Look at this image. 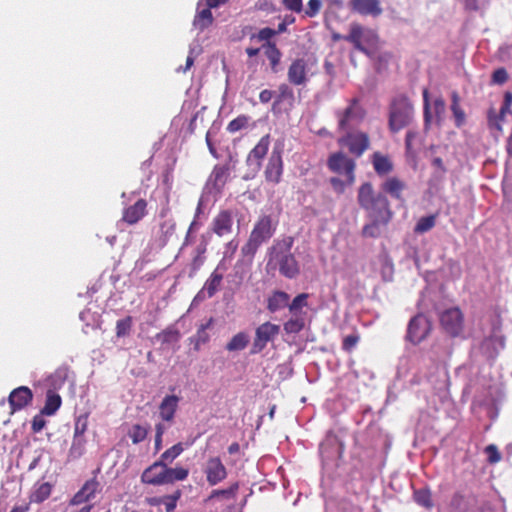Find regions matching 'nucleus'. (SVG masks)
Here are the masks:
<instances>
[{
    "mask_svg": "<svg viewBox=\"0 0 512 512\" xmlns=\"http://www.w3.org/2000/svg\"><path fill=\"white\" fill-rule=\"evenodd\" d=\"M295 100L294 92L290 88V86L286 83H282L278 87V95L276 96V99L273 103V109H275L278 105L283 103L284 101H287L290 106L293 105Z\"/></svg>",
    "mask_w": 512,
    "mask_h": 512,
    "instance_id": "33",
    "label": "nucleus"
},
{
    "mask_svg": "<svg viewBox=\"0 0 512 512\" xmlns=\"http://www.w3.org/2000/svg\"><path fill=\"white\" fill-rule=\"evenodd\" d=\"M327 167L336 174H343L348 178V184L355 182L356 163L342 152L332 153L327 160Z\"/></svg>",
    "mask_w": 512,
    "mask_h": 512,
    "instance_id": "7",
    "label": "nucleus"
},
{
    "mask_svg": "<svg viewBox=\"0 0 512 512\" xmlns=\"http://www.w3.org/2000/svg\"><path fill=\"white\" fill-rule=\"evenodd\" d=\"M227 269L228 266L225 261L221 260L204 283L200 292L203 294V297L212 298L220 290Z\"/></svg>",
    "mask_w": 512,
    "mask_h": 512,
    "instance_id": "12",
    "label": "nucleus"
},
{
    "mask_svg": "<svg viewBox=\"0 0 512 512\" xmlns=\"http://www.w3.org/2000/svg\"><path fill=\"white\" fill-rule=\"evenodd\" d=\"M156 337L157 339H160L162 343H174L179 341L180 333L175 328H167L161 333H158Z\"/></svg>",
    "mask_w": 512,
    "mask_h": 512,
    "instance_id": "48",
    "label": "nucleus"
},
{
    "mask_svg": "<svg viewBox=\"0 0 512 512\" xmlns=\"http://www.w3.org/2000/svg\"><path fill=\"white\" fill-rule=\"evenodd\" d=\"M181 495V490L177 489L173 494L163 496L162 505H164L166 512H172L175 510Z\"/></svg>",
    "mask_w": 512,
    "mask_h": 512,
    "instance_id": "49",
    "label": "nucleus"
},
{
    "mask_svg": "<svg viewBox=\"0 0 512 512\" xmlns=\"http://www.w3.org/2000/svg\"><path fill=\"white\" fill-rule=\"evenodd\" d=\"M294 237L283 236L273 242L268 249L267 267L278 269L279 273L288 279H294L300 274V265L291 249Z\"/></svg>",
    "mask_w": 512,
    "mask_h": 512,
    "instance_id": "1",
    "label": "nucleus"
},
{
    "mask_svg": "<svg viewBox=\"0 0 512 512\" xmlns=\"http://www.w3.org/2000/svg\"><path fill=\"white\" fill-rule=\"evenodd\" d=\"M343 40L351 43L356 50L369 55L370 53L367 46H376L378 36L374 31L364 29L360 24L353 23L350 27L349 34L344 35Z\"/></svg>",
    "mask_w": 512,
    "mask_h": 512,
    "instance_id": "6",
    "label": "nucleus"
},
{
    "mask_svg": "<svg viewBox=\"0 0 512 512\" xmlns=\"http://www.w3.org/2000/svg\"><path fill=\"white\" fill-rule=\"evenodd\" d=\"M384 225L382 221H376L375 219H371V223L364 225L362 229V234L365 237H378L380 235L379 226Z\"/></svg>",
    "mask_w": 512,
    "mask_h": 512,
    "instance_id": "50",
    "label": "nucleus"
},
{
    "mask_svg": "<svg viewBox=\"0 0 512 512\" xmlns=\"http://www.w3.org/2000/svg\"><path fill=\"white\" fill-rule=\"evenodd\" d=\"M149 427L140 424H134L128 431V436L133 444L143 442L148 435Z\"/></svg>",
    "mask_w": 512,
    "mask_h": 512,
    "instance_id": "39",
    "label": "nucleus"
},
{
    "mask_svg": "<svg viewBox=\"0 0 512 512\" xmlns=\"http://www.w3.org/2000/svg\"><path fill=\"white\" fill-rule=\"evenodd\" d=\"M405 187V183L397 177H388L381 185L383 192L398 200H402Z\"/></svg>",
    "mask_w": 512,
    "mask_h": 512,
    "instance_id": "27",
    "label": "nucleus"
},
{
    "mask_svg": "<svg viewBox=\"0 0 512 512\" xmlns=\"http://www.w3.org/2000/svg\"><path fill=\"white\" fill-rule=\"evenodd\" d=\"M374 171L378 176H386L393 171L394 165L388 155L374 152L371 156Z\"/></svg>",
    "mask_w": 512,
    "mask_h": 512,
    "instance_id": "24",
    "label": "nucleus"
},
{
    "mask_svg": "<svg viewBox=\"0 0 512 512\" xmlns=\"http://www.w3.org/2000/svg\"><path fill=\"white\" fill-rule=\"evenodd\" d=\"M249 343V338L246 333L239 332L234 335L231 340L226 344V350L233 351H241L246 348Z\"/></svg>",
    "mask_w": 512,
    "mask_h": 512,
    "instance_id": "37",
    "label": "nucleus"
},
{
    "mask_svg": "<svg viewBox=\"0 0 512 512\" xmlns=\"http://www.w3.org/2000/svg\"><path fill=\"white\" fill-rule=\"evenodd\" d=\"M508 80V73L505 68H498L492 74V82L502 85Z\"/></svg>",
    "mask_w": 512,
    "mask_h": 512,
    "instance_id": "60",
    "label": "nucleus"
},
{
    "mask_svg": "<svg viewBox=\"0 0 512 512\" xmlns=\"http://www.w3.org/2000/svg\"><path fill=\"white\" fill-rule=\"evenodd\" d=\"M436 218V214L421 217L414 227V232L416 234H423L430 231L436 225Z\"/></svg>",
    "mask_w": 512,
    "mask_h": 512,
    "instance_id": "40",
    "label": "nucleus"
},
{
    "mask_svg": "<svg viewBox=\"0 0 512 512\" xmlns=\"http://www.w3.org/2000/svg\"><path fill=\"white\" fill-rule=\"evenodd\" d=\"M33 400V393L27 386H20L11 391L8 402L11 413L19 411L28 406Z\"/></svg>",
    "mask_w": 512,
    "mask_h": 512,
    "instance_id": "16",
    "label": "nucleus"
},
{
    "mask_svg": "<svg viewBox=\"0 0 512 512\" xmlns=\"http://www.w3.org/2000/svg\"><path fill=\"white\" fill-rule=\"evenodd\" d=\"M283 173V161L281 151L274 149L269 157L265 169V178L268 182L277 184L281 180Z\"/></svg>",
    "mask_w": 512,
    "mask_h": 512,
    "instance_id": "18",
    "label": "nucleus"
},
{
    "mask_svg": "<svg viewBox=\"0 0 512 512\" xmlns=\"http://www.w3.org/2000/svg\"><path fill=\"white\" fill-rule=\"evenodd\" d=\"M277 223L270 215H262L255 222L247 242L242 246L241 253L252 259L259 247L268 242L275 234Z\"/></svg>",
    "mask_w": 512,
    "mask_h": 512,
    "instance_id": "3",
    "label": "nucleus"
},
{
    "mask_svg": "<svg viewBox=\"0 0 512 512\" xmlns=\"http://www.w3.org/2000/svg\"><path fill=\"white\" fill-rule=\"evenodd\" d=\"M233 213L230 210H221L211 223V230L219 237L226 236L232 232Z\"/></svg>",
    "mask_w": 512,
    "mask_h": 512,
    "instance_id": "17",
    "label": "nucleus"
},
{
    "mask_svg": "<svg viewBox=\"0 0 512 512\" xmlns=\"http://www.w3.org/2000/svg\"><path fill=\"white\" fill-rule=\"evenodd\" d=\"M423 102H424V126L426 129H428L432 116H431V112H430L429 91L427 88L423 89Z\"/></svg>",
    "mask_w": 512,
    "mask_h": 512,
    "instance_id": "55",
    "label": "nucleus"
},
{
    "mask_svg": "<svg viewBox=\"0 0 512 512\" xmlns=\"http://www.w3.org/2000/svg\"><path fill=\"white\" fill-rule=\"evenodd\" d=\"M339 143L345 145L352 155L360 157L369 148L370 139L368 134L362 131L347 132Z\"/></svg>",
    "mask_w": 512,
    "mask_h": 512,
    "instance_id": "8",
    "label": "nucleus"
},
{
    "mask_svg": "<svg viewBox=\"0 0 512 512\" xmlns=\"http://www.w3.org/2000/svg\"><path fill=\"white\" fill-rule=\"evenodd\" d=\"M511 105H512V93L506 92L504 95V101H503L502 106L499 111L500 115L505 116V114L507 112H510Z\"/></svg>",
    "mask_w": 512,
    "mask_h": 512,
    "instance_id": "64",
    "label": "nucleus"
},
{
    "mask_svg": "<svg viewBox=\"0 0 512 512\" xmlns=\"http://www.w3.org/2000/svg\"><path fill=\"white\" fill-rule=\"evenodd\" d=\"M282 4L286 10L294 13H301L303 11L302 0H282Z\"/></svg>",
    "mask_w": 512,
    "mask_h": 512,
    "instance_id": "59",
    "label": "nucleus"
},
{
    "mask_svg": "<svg viewBox=\"0 0 512 512\" xmlns=\"http://www.w3.org/2000/svg\"><path fill=\"white\" fill-rule=\"evenodd\" d=\"M212 323H213V318H210L207 321V323L202 324L198 328L195 336L193 338H191V341L194 342V344H195L194 345V349L196 351H198L200 349V346L202 344H205V343H207L209 341L210 336H209V334L207 332V329L211 327Z\"/></svg>",
    "mask_w": 512,
    "mask_h": 512,
    "instance_id": "34",
    "label": "nucleus"
},
{
    "mask_svg": "<svg viewBox=\"0 0 512 512\" xmlns=\"http://www.w3.org/2000/svg\"><path fill=\"white\" fill-rule=\"evenodd\" d=\"M263 48L265 49V55L270 62L271 70L274 73H277L279 71L278 67L282 57L281 51L277 48L276 43L274 42L265 43Z\"/></svg>",
    "mask_w": 512,
    "mask_h": 512,
    "instance_id": "30",
    "label": "nucleus"
},
{
    "mask_svg": "<svg viewBox=\"0 0 512 512\" xmlns=\"http://www.w3.org/2000/svg\"><path fill=\"white\" fill-rule=\"evenodd\" d=\"M504 116H501L500 113L496 114L493 110L489 111L488 122L490 127L496 128L497 130H501V122Z\"/></svg>",
    "mask_w": 512,
    "mask_h": 512,
    "instance_id": "62",
    "label": "nucleus"
},
{
    "mask_svg": "<svg viewBox=\"0 0 512 512\" xmlns=\"http://www.w3.org/2000/svg\"><path fill=\"white\" fill-rule=\"evenodd\" d=\"M276 35V32H274V29L265 27L259 30L257 35L255 36L257 40L259 41H266L271 42L270 39L273 38Z\"/></svg>",
    "mask_w": 512,
    "mask_h": 512,
    "instance_id": "61",
    "label": "nucleus"
},
{
    "mask_svg": "<svg viewBox=\"0 0 512 512\" xmlns=\"http://www.w3.org/2000/svg\"><path fill=\"white\" fill-rule=\"evenodd\" d=\"M418 133L413 130H408L405 137V149L408 156L414 157L416 152L413 148V141L417 138Z\"/></svg>",
    "mask_w": 512,
    "mask_h": 512,
    "instance_id": "57",
    "label": "nucleus"
},
{
    "mask_svg": "<svg viewBox=\"0 0 512 512\" xmlns=\"http://www.w3.org/2000/svg\"><path fill=\"white\" fill-rule=\"evenodd\" d=\"M348 6L352 12L362 16L378 17L383 12L380 0H350Z\"/></svg>",
    "mask_w": 512,
    "mask_h": 512,
    "instance_id": "15",
    "label": "nucleus"
},
{
    "mask_svg": "<svg viewBox=\"0 0 512 512\" xmlns=\"http://www.w3.org/2000/svg\"><path fill=\"white\" fill-rule=\"evenodd\" d=\"M449 512H465L468 509L466 497L462 492L453 493L448 504Z\"/></svg>",
    "mask_w": 512,
    "mask_h": 512,
    "instance_id": "36",
    "label": "nucleus"
},
{
    "mask_svg": "<svg viewBox=\"0 0 512 512\" xmlns=\"http://www.w3.org/2000/svg\"><path fill=\"white\" fill-rule=\"evenodd\" d=\"M414 119V107L410 99L400 94L394 97L389 105L388 126L396 133L408 127Z\"/></svg>",
    "mask_w": 512,
    "mask_h": 512,
    "instance_id": "4",
    "label": "nucleus"
},
{
    "mask_svg": "<svg viewBox=\"0 0 512 512\" xmlns=\"http://www.w3.org/2000/svg\"><path fill=\"white\" fill-rule=\"evenodd\" d=\"M308 297L309 294L307 293H300L298 294L290 304H288L289 312L293 315H301L300 311L303 307H306L308 305Z\"/></svg>",
    "mask_w": 512,
    "mask_h": 512,
    "instance_id": "45",
    "label": "nucleus"
},
{
    "mask_svg": "<svg viewBox=\"0 0 512 512\" xmlns=\"http://www.w3.org/2000/svg\"><path fill=\"white\" fill-rule=\"evenodd\" d=\"M46 421L41 415H36L33 417L31 423V429L34 433L40 432L45 427Z\"/></svg>",
    "mask_w": 512,
    "mask_h": 512,
    "instance_id": "63",
    "label": "nucleus"
},
{
    "mask_svg": "<svg viewBox=\"0 0 512 512\" xmlns=\"http://www.w3.org/2000/svg\"><path fill=\"white\" fill-rule=\"evenodd\" d=\"M442 328L451 336H458L463 329V314L457 307L445 310L440 316Z\"/></svg>",
    "mask_w": 512,
    "mask_h": 512,
    "instance_id": "10",
    "label": "nucleus"
},
{
    "mask_svg": "<svg viewBox=\"0 0 512 512\" xmlns=\"http://www.w3.org/2000/svg\"><path fill=\"white\" fill-rule=\"evenodd\" d=\"M249 121H250V117L247 116V115H239L238 117H236L235 119L231 120L227 127H226V130L229 132V133H236L242 129H245L248 127L249 125Z\"/></svg>",
    "mask_w": 512,
    "mask_h": 512,
    "instance_id": "46",
    "label": "nucleus"
},
{
    "mask_svg": "<svg viewBox=\"0 0 512 512\" xmlns=\"http://www.w3.org/2000/svg\"><path fill=\"white\" fill-rule=\"evenodd\" d=\"M207 250V244L202 242L199 244L195 249V255L191 262V270L192 272L196 273L204 264L205 262V253Z\"/></svg>",
    "mask_w": 512,
    "mask_h": 512,
    "instance_id": "42",
    "label": "nucleus"
},
{
    "mask_svg": "<svg viewBox=\"0 0 512 512\" xmlns=\"http://www.w3.org/2000/svg\"><path fill=\"white\" fill-rule=\"evenodd\" d=\"M270 145V137L269 135L263 136L256 146L249 152L247 157V164L252 166L254 170H260L262 165V160L267 155L268 149Z\"/></svg>",
    "mask_w": 512,
    "mask_h": 512,
    "instance_id": "20",
    "label": "nucleus"
},
{
    "mask_svg": "<svg viewBox=\"0 0 512 512\" xmlns=\"http://www.w3.org/2000/svg\"><path fill=\"white\" fill-rule=\"evenodd\" d=\"M451 100V111L455 118V125L461 127L465 122V112L460 106V97L456 91L452 92Z\"/></svg>",
    "mask_w": 512,
    "mask_h": 512,
    "instance_id": "35",
    "label": "nucleus"
},
{
    "mask_svg": "<svg viewBox=\"0 0 512 512\" xmlns=\"http://www.w3.org/2000/svg\"><path fill=\"white\" fill-rule=\"evenodd\" d=\"M357 202L368 218L382 221L384 225H387L393 217L387 197L375 191L370 182H364L358 188Z\"/></svg>",
    "mask_w": 512,
    "mask_h": 512,
    "instance_id": "2",
    "label": "nucleus"
},
{
    "mask_svg": "<svg viewBox=\"0 0 512 512\" xmlns=\"http://www.w3.org/2000/svg\"><path fill=\"white\" fill-rule=\"evenodd\" d=\"M146 209V200L139 199L133 205L124 209L122 220L129 225L136 224L146 215Z\"/></svg>",
    "mask_w": 512,
    "mask_h": 512,
    "instance_id": "21",
    "label": "nucleus"
},
{
    "mask_svg": "<svg viewBox=\"0 0 512 512\" xmlns=\"http://www.w3.org/2000/svg\"><path fill=\"white\" fill-rule=\"evenodd\" d=\"M52 486L48 482L41 483L37 486L34 492L31 495V501L36 503H41L45 501L51 494Z\"/></svg>",
    "mask_w": 512,
    "mask_h": 512,
    "instance_id": "43",
    "label": "nucleus"
},
{
    "mask_svg": "<svg viewBox=\"0 0 512 512\" xmlns=\"http://www.w3.org/2000/svg\"><path fill=\"white\" fill-rule=\"evenodd\" d=\"M433 109L436 117V121L440 124L443 120L446 111V103L443 98L439 97L434 100Z\"/></svg>",
    "mask_w": 512,
    "mask_h": 512,
    "instance_id": "54",
    "label": "nucleus"
},
{
    "mask_svg": "<svg viewBox=\"0 0 512 512\" xmlns=\"http://www.w3.org/2000/svg\"><path fill=\"white\" fill-rule=\"evenodd\" d=\"M61 403L62 399L60 395L53 390H48L44 407L41 409V414L47 416L55 414L56 411L60 408Z\"/></svg>",
    "mask_w": 512,
    "mask_h": 512,
    "instance_id": "29",
    "label": "nucleus"
},
{
    "mask_svg": "<svg viewBox=\"0 0 512 512\" xmlns=\"http://www.w3.org/2000/svg\"><path fill=\"white\" fill-rule=\"evenodd\" d=\"M289 295L284 291H274L271 296H269L267 300V309L271 313H275L276 311L288 306Z\"/></svg>",
    "mask_w": 512,
    "mask_h": 512,
    "instance_id": "28",
    "label": "nucleus"
},
{
    "mask_svg": "<svg viewBox=\"0 0 512 512\" xmlns=\"http://www.w3.org/2000/svg\"><path fill=\"white\" fill-rule=\"evenodd\" d=\"M430 330V321L423 314H418L408 324L407 339L413 344H419L427 337Z\"/></svg>",
    "mask_w": 512,
    "mask_h": 512,
    "instance_id": "9",
    "label": "nucleus"
},
{
    "mask_svg": "<svg viewBox=\"0 0 512 512\" xmlns=\"http://www.w3.org/2000/svg\"><path fill=\"white\" fill-rule=\"evenodd\" d=\"M418 133L413 130H408L405 137V149L408 156L414 157L416 152L413 148V141L417 138Z\"/></svg>",
    "mask_w": 512,
    "mask_h": 512,
    "instance_id": "56",
    "label": "nucleus"
},
{
    "mask_svg": "<svg viewBox=\"0 0 512 512\" xmlns=\"http://www.w3.org/2000/svg\"><path fill=\"white\" fill-rule=\"evenodd\" d=\"M239 490V483L234 482L226 489H215L213 490L206 501H210L214 498H223L226 500H234Z\"/></svg>",
    "mask_w": 512,
    "mask_h": 512,
    "instance_id": "32",
    "label": "nucleus"
},
{
    "mask_svg": "<svg viewBox=\"0 0 512 512\" xmlns=\"http://www.w3.org/2000/svg\"><path fill=\"white\" fill-rule=\"evenodd\" d=\"M165 465L159 460L147 467L141 474V482L153 486L164 485Z\"/></svg>",
    "mask_w": 512,
    "mask_h": 512,
    "instance_id": "19",
    "label": "nucleus"
},
{
    "mask_svg": "<svg viewBox=\"0 0 512 512\" xmlns=\"http://www.w3.org/2000/svg\"><path fill=\"white\" fill-rule=\"evenodd\" d=\"M204 473L210 486H215L227 478L228 472L219 457H210L205 465Z\"/></svg>",
    "mask_w": 512,
    "mask_h": 512,
    "instance_id": "13",
    "label": "nucleus"
},
{
    "mask_svg": "<svg viewBox=\"0 0 512 512\" xmlns=\"http://www.w3.org/2000/svg\"><path fill=\"white\" fill-rule=\"evenodd\" d=\"M280 331V327L271 322H265L261 324L255 332V338L253 342V353L262 351L269 341H272Z\"/></svg>",
    "mask_w": 512,
    "mask_h": 512,
    "instance_id": "11",
    "label": "nucleus"
},
{
    "mask_svg": "<svg viewBox=\"0 0 512 512\" xmlns=\"http://www.w3.org/2000/svg\"><path fill=\"white\" fill-rule=\"evenodd\" d=\"M287 79L294 86H305L309 81L307 61L303 58L293 60L288 67Z\"/></svg>",
    "mask_w": 512,
    "mask_h": 512,
    "instance_id": "14",
    "label": "nucleus"
},
{
    "mask_svg": "<svg viewBox=\"0 0 512 512\" xmlns=\"http://www.w3.org/2000/svg\"><path fill=\"white\" fill-rule=\"evenodd\" d=\"M414 500L415 502L426 508V509H432L433 507V501H432V494L431 491L427 488H422L414 491Z\"/></svg>",
    "mask_w": 512,
    "mask_h": 512,
    "instance_id": "41",
    "label": "nucleus"
},
{
    "mask_svg": "<svg viewBox=\"0 0 512 512\" xmlns=\"http://www.w3.org/2000/svg\"><path fill=\"white\" fill-rule=\"evenodd\" d=\"M133 319L131 316H126L116 322V336L122 338L127 336L132 328Z\"/></svg>",
    "mask_w": 512,
    "mask_h": 512,
    "instance_id": "47",
    "label": "nucleus"
},
{
    "mask_svg": "<svg viewBox=\"0 0 512 512\" xmlns=\"http://www.w3.org/2000/svg\"><path fill=\"white\" fill-rule=\"evenodd\" d=\"M203 2L199 0L197 3V11L193 19V26L199 31H204L206 28L212 25L214 21V17L212 15L211 9L209 6H205L201 8Z\"/></svg>",
    "mask_w": 512,
    "mask_h": 512,
    "instance_id": "23",
    "label": "nucleus"
},
{
    "mask_svg": "<svg viewBox=\"0 0 512 512\" xmlns=\"http://www.w3.org/2000/svg\"><path fill=\"white\" fill-rule=\"evenodd\" d=\"M321 8V0H309L306 9H303L304 16L314 18L319 14Z\"/></svg>",
    "mask_w": 512,
    "mask_h": 512,
    "instance_id": "53",
    "label": "nucleus"
},
{
    "mask_svg": "<svg viewBox=\"0 0 512 512\" xmlns=\"http://www.w3.org/2000/svg\"><path fill=\"white\" fill-rule=\"evenodd\" d=\"M184 448L182 443H177L163 452L159 458V461L164 465L171 464L182 452Z\"/></svg>",
    "mask_w": 512,
    "mask_h": 512,
    "instance_id": "44",
    "label": "nucleus"
},
{
    "mask_svg": "<svg viewBox=\"0 0 512 512\" xmlns=\"http://www.w3.org/2000/svg\"><path fill=\"white\" fill-rule=\"evenodd\" d=\"M165 476H164V485L172 484L176 481H183L189 475V470L184 467H175L171 468L168 465H165Z\"/></svg>",
    "mask_w": 512,
    "mask_h": 512,
    "instance_id": "31",
    "label": "nucleus"
},
{
    "mask_svg": "<svg viewBox=\"0 0 512 512\" xmlns=\"http://www.w3.org/2000/svg\"><path fill=\"white\" fill-rule=\"evenodd\" d=\"M179 397L176 395H167L159 405V415L163 421L172 422L178 408Z\"/></svg>",
    "mask_w": 512,
    "mask_h": 512,
    "instance_id": "22",
    "label": "nucleus"
},
{
    "mask_svg": "<svg viewBox=\"0 0 512 512\" xmlns=\"http://www.w3.org/2000/svg\"><path fill=\"white\" fill-rule=\"evenodd\" d=\"M337 126L340 132H348L360 125L365 116L366 110L357 97L348 100V105L344 109L335 112Z\"/></svg>",
    "mask_w": 512,
    "mask_h": 512,
    "instance_id": "5",
    "label": "nucleus"
},
{
    "mask_svg": "<svg viewBox=\"0 0 512 512\" xmlns=\"http://www.w3.org/2000/svg\"><path fill=\"white\" fill-rule=\"evenodd\" d=\"M305 327V318L302 315H293L284 323V331L287 334H297Z\"/></svg>",
    "mask_w": 512,
    "mask_h": 512,
    "instance_id": "38",
    "label": "nucleus"
},
{
    "mask_svg": "<svg viewBox=\"0 0 512 512\" xmlns=\"http://www.w3.org/2000/svg\"><path fill=\"white\" fill-rule=\"evenodd\" d=\"M87 429V422L84 420L81 423V420L79 419L75 424V430H74V437L73 442L70 448V453L75 456H80L83 453V447L85 440L83 438V435Z\"/></svg>",
    "mask_w": 512,
    "mask_h": 512,
    "instance_id": "26",
    "label": "nucleus"
},
{
    "mask_svg": "<svg viewBox=\"0 0 512 512\" xmlns=\"http://www.w3.org/2000/svg\"><path fill=\"white\" fill-rule=\"evenodd\" d=\"M330 184L333 187L334 191L338 194H342L347 186H351L352 184H348V178L342 180L338 177H332L330 179Z\"/></svg>",
    "mask_w": 512,
    "mask_h": 512,
    "instance_id": "58",
    "label": "nucleus"
},
{
    "mask_svg": "<svg viewBox=\"0 0 512 512\" xmlns=\"http://www.w3.org/2000/svg\"><path fill=\"white\" fill-rule=\"evenodd\" d=\"M98 485L99 484L96 480L87 481L83 487L73 496L70 503L72 505H79L90 501L94 498Z\"/></svg>",
    "mask_w": 512,
    "mask_h": 512,
    "instance_id": "25",
    "label": "nucleus"
},
{
    "mask_svg": "<svg viewBox=\"0 0 512 512\" xmlns=\"http://www.w3.org/2000/svg\"><path fill=\"white\" fill-rule=\"evenodd\" d=\"M484 452L487 455V461L490 464H496L502 459V455L495 444H489L486 446Z\"/></svg>",
    "mask_w": 512,
    "mask_h": 512,
    "instance_id": "52",
    "label": "nucleus"
},
{
    "mask_svg": "<svg viewBox=\"0 0 512 512\" xmlns=\"http://www.w3.org/2000/svg\"><path fill=\"white\" fill-rule=\"evenodd\" d=\"M359 340L360 335L357 332L345 336L342 341V349L348 353L352 352Z\"/></svg>",
    "mask_w": 512,
    "mask_h": 512,
    "instance_id": "51",
    "label": "nucleus"
}]
</instances>
